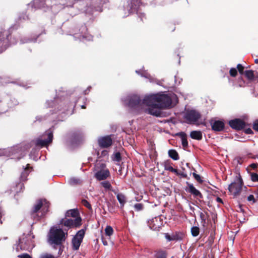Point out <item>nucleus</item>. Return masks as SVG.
Here are the masks:
<instances>
[{"label": "nucleus", "mask_w": 258, "mask_h": 258, "mask_svg": "<svg viewBox=\"0 0 258 258\" xmlns=\"http://www.w3.org/2000/svg\"><path fill=\"white\" fill-rule=\"evenodd\" d=\"M216 200L217 202L221 203H223L222 199L221 198H220L219 197H217L216 199Z\"/></svg>", "instance_id": "nucleus-37"}, {"label": "nucleus", "mask_w": 258, "mask_h": 258, "mask_svg": "<svg viewBox=\"0 0 258 258\" xmlns=\"http://www.w3.org/2000/svg\"><path fill=\"white\" fill-rule=\"evenodd\" d=\"M19 258H32L30 255L27 253H24L18 256Z\"/></svg>", "instance_id": "nucleus-32"}, {"label": "nucleus", "mask_w": 258, "mask_h": 258, "mask_svg": "<svg viewBox=\"0 0 258 258\" xmlns=\"http://www.w3.org/2000/svg\"><path fill=\"white\" fill-rule=\"evenodd\" d=\"M253 129L258 132V120L254 122L253 124Z\"/></svg>", "instance_id": "nucleus-34"}, {"label": "nucleus", "mask_w": 258, "mask_h": 258, "mask_svg": "<svg viewBox=\"0 0 258 258\" xmlns=\"http://www.w3.org/2000/svg\"><path fill=\"white\" fill-rule=\"evenodd\" d=\"M250 175L252 181H258V174L255 173H252Z\"/></svg>", "instance_id": "nucleus-24"}, {"label": "nucleus", "mask_w": 258, "mask_h": 258, "mask_svg": "<svg viewBox=\"0 0 258 258\" xmlns=\"http://www.w3.org/2000/svg\"><path fill=\"white\" fill-rule=\"evenodd\" d=\"M229 124L231 127L237 130H241L245 125V122L240 119H235L230 120Z\"/></svg>", "instance_id": "nucleus-8"}, {"label": "nucleus", "mask_w": 258, "mask_h": 258, "mask_svg": "<svg viewBox=\"0 0 258 258\" xmlns=\"http://www.w3.org/2000/svg\"><path fill=\"white\" fill-rule=\"evenodd\" d=\"M98 143L100 146L106 148L112 144V139L109 136L102 137L99 139Z\"/></svg>", "instance_id": "nucleus-9"}, {"label": "nucleus", "mask_w": 258, "mask_h": 258, "mask_svg": "<svg viewBox=\"0 0 258 258\" xmlns=\"http://www.w3.org/2000/svg\"><path fill=\"white\" fill-rule=\"evenodd\" d=\"M67 236V233H65L61 229L56 227L51 228L48 235V242L50 244L59 245L64 241Z\"/></svg>", "instance_id": "nucleus-2"}, {"label": "nucleus", "mask_w": 258, "mask_h": 258, "mask_svg": "<svg viewBox=\"0 0 258 258\" xmlns=\"http://www.w3.org/2000/svg\"><path fill=\"white\" fill-rule=\"evenodd\" d=\"M191 232L194 236H197L199 235L200 232V229L197 226H195L191 228Z\"/></svg>", "instance_id": "nucleus-22"}, {"label": "nucleus", "mask_w": 258, "mask_h": 258, "mask_svg": "<svg viewBox=\"0 0 258 258\" xmlns=\"http://www.w3.org/2000/svg\"><path fill=\"white\" fill-rule=\"evenodd\" d=\"M256 198L258 199V193L256 195Z\"/></svg>", "instance_id": "nucleus-42"}, {"label": "nucleus", "mask_w": 258, "mask_h": 258, "mask_svg": "<svg viewBox=\"0 0 258 258\" xmlns=\"http://www.w3.org/2000/svg\"><path fill=\"white\" fill-rule=\"evenodd\" d=\"M237 69H238L239 73H240L241 74L243 73L244 68L241 64H238L237 66Z\"/></svg>", "instance_id": "nucleus-31"}, {"label": "nucleus", "mask_w": 258, "mask_h": 258, "mask_svg": "<svg viewBox=\"0 0 258 258\" xmlns=\"http://www.w3.org/2000/svg\"><path fill=\"white\" fill-rule=\"evenodd\" d=\"M168 154L170 158L174 160H177L179 159L177 152L174 150H170L168 151Z\"/></svg>", "instance_id": "nucleus-18"}, {"label": "nucleus", "mask_w": 258, "mask_h": 258, "mask_svg": "<svg viewBox=\"0 0 258 258\" xmlns=\"http://www.w3.org/2000/svg\"><path fill=\"white\" fill-rule=\"evenodd\" d=\"M165 237L167 239H168V240L170 241V240H175V237L174 236H170L169 235L166 234V236H165Z\"/></svg>", "instance_id": "nucleus-33"}, {"label": "nucleus", "mask_w": 258, "mask_h": 258, "mask_svg": "<svg viewBox=\"0 0 258 258\" xmlns=\"http://www.w3.org/2000/svg\"><path fill=\"white\" fill-rule=\"evenodd\" d=\"M242 185V180L240 178H238L229 185L228 189L230 192L234 197H237L241 192Z\"/></svg>", "instance_id": "nucleus-4"}, {"label": "nucleus", "mask_w": 258, "mask_h": 258, "mask_svg": "<svg viewBox=\"0 0 258 258\" xmlns=\"http://www.w3.org/2000/svg\"><path fill=\"white\" fill-rule=\"evenodd\" d=\"M251 132V131L250 130H247L246 132H247V133H250Z\"/></svg>", "instance_id": "nucleus-41"}, {"label": "nucleus", "mask_w": 258, "mask_h": 258, "mask_svg": "<svg viewBox=\"0 0 258 258\" xmlns=\"http://www.w3.org/2000/svg\"><path fill=\"white\" fill-rule=\"evenodd\" d=\"M168 170H169L170 171H172V172H175L176 171V170L175 169H174L172 167H169Z\"/></svg>", "instance_id": "nucleus-38"}, {"label": "nucleus", "mask_w": 258, "mask_h": 258, "mask_svg": "<svg viewBox=\"0 0 258 258\" xmlns=\"http://www.w3.org/2000/svg\"><path fill=\"white\" fill-rule=\"evenodd\" d=\"M250 166L253 168V169H255V168H256L258 166V164L257 163H252L251 164Z\"/></svg>", "instance_id": "nucleus-36"}, {"label": "nucleus", "mask_w": 258, "mask_h": 258, "mask_svg": "<svg viewBox=\"0 0 258 258\" xmlns=\"http://www.w3.org/2000/svg\"><path fill=\"white\" fill-rule=\"evenodd\" d=\"M103 244H104V245H107V241H103Z\"/></svg>", "instance_id": "nucleus-39"}, {"label": "nucleus", "mask_w": 258, "mask_h": 258, "mask_svg": "<svg viewBox=\"0 0 258 258\" xmlns=\"http://www.w3.org/2000/svg\"><path fill=\"white\" fill-rule=\"evenodd\" d=\"M39 258H54V257L49 253H43L40 256Z\"/></svg>", "instance_id": "nucleus-26"}, {"label": "nucleus", "mask_w": 258, "mask_h": 258, "mask_svg": "<svg viewBox=\"0 0 258 258\" xmlns=\"http://www.w3.org/2000/svg\"><path fill=\"white\" fill-rule=\"evenodd\" d=\"M247 200L249 201H252L253 202V203L255 202L254 198V196L253 195L249 196L248 197V198H247Z\"/></svg>", "instance_id": "nucleus-35"}, {"label": "nucleus", "mask_w": 258, "mask_h": 258, "mask_svg": "<svg viewBox=\"0 0 258 258\" xmlns=\"http://www.w3.org/2000/svg\"><path fill=\"white\" fill-rule=\"evenodd\" d=\"M82 108H85V107L84 106H82Z\"/></svg>", "instance_id": "nucleus-43"}, {"label": "nucleus", "mask_w": 258, "mask_h": 258, "mask_svg": "<svg viewBox=\"0 0 258 258\" xmlns=\"http://www.w3.org/2000/svg\"><path fill=\"white\" fill-rule=\"evenodd\" d=\"M189 190L190 192L196 197L202 198V196L201 192L197 190L192 184L189 185Z\"/></svg>", "instance_id": "nucleus-16"}, {"label": "nucleus", "mask_w": 258, "mask_h": 258, "mask_svg": "<svg viewBox=\"0 0 258 258\" xmlns=\"http://www.w3.org/2000/svg\"><path fill=\"white\" fill-rule=\"evenodd\" d=\"M120 159H121L120 154L119 152L116 153L114 155L113 160L117 161H119L120 160Z\"/></svg>", "instance_id": "nucleus-27"}, {"label": "nucleus", "mask_w": 258, "mask_h": 258, "mask_svg": "<svg viewBox=\"0 0 258 258\" xmlns=\"http://www.w3.org/2000/svg\"><path fill=\"white\" fill-rule=\"evenodd\" d=\"M140 104L139 98L138 96H133L128 102V106L131 107H134Z\"/></svg>", "instance_id": "nucleus-14"}, {"label": "nucleus", "mask_w": 258, "mask_h": 258, "mask_svg": "<svg viewBox=\"0 0 258 258\" xmlns=\"http://www.w3.org/2000/svg\"><path fill=\"white\" fill-rule=\"evenodd\" d=\"M190 136L193 139L200 140L202 138V134L201 131H194L190 133Z\"/></svg>", "instance_id": "nucleus-15"}, {"label": "nucleus", "mask_w": 258, "mask_h": 258, "mask_svg": "<svg viewBox=\"0 0 258 258\" xmlns=\"http://www.w3.org/2000/svg\"><path fill=\"white\" fill-rule=\"evenodd\" d=\"M48 208L49 203L45 200H39L34 204L31 214L34 218L39 219L46 213Z\"/></svg>", "instance_id": "nucleus-3"}, {"label": "nucleus", "mask_w": 258, "mask_h": 258, "mask_svg": "<svg viewBox=\"0 0 258 258\" xmlns=\"http://www.w3.org/2000/svg\"><path fill=\"white\" fill-rule=\"evenodd\" d=\"M193 176L198 181H199V182H202L203 180H202L201 176L199 174L194 173Z\"/></svg>", "instance_id": "nucleus-29"}, {"label": "nucleus", "mask_w": 258, "mask_h": 258, "mask_svg": "<svg viewBox=\"0 0 258 258\" xmlns=\"http://www.w3.org/2000/svg\"><path fill=\"white\" fill-rule=\"evenodd\" d=\"M201 117L200 114L195 110H190L186 113L184 118L187 123H195Z\"/></svg>", "instance_id": "nucleus-6"}, {"label": "nucleus", "mask_w": 258, "mask_h": 258, "mask_svg": "<svg viewBox=\"0 0 258 258\" xmlns=\"http://www.w3.org/2000/svg\"><path fill=\"white\" fill-rule=\"evenodd\" d=\"M230 74L232 77H235L237 75V70L234 68L231 69L230 70Z\"/></svg>", "instance_id": "nucleus-28"}, {"label": "nucleus", "mask_w": 258, "mask_h": 258, "mask_svg": "<svg viewBox=\"0 0 258 258\" xmlns=\"http://www.w3.org/2000/svg\"><path fill=\"white\" fill-rule=\"evenodd\" d=\"M1 35H2V33H0V37L1 36Z\"/></svg>", "instance_id": "nucleus-44"}, {"label": "nucleus", "mask_w": 258, "mask_h": 258, "mask_svg": "<svg viewBox=\"0 0 258 258\" xmlns=\"http://www.w3.org/2000/svg\"><path fill=\"white\" fill-rule=\"evenodd\" d=\"M134 207L137 211H140L143 209V205L141 204H136Z\"/></svg>", "instance_id": "nucleus-30"}, {"label": "nucleus", "mask_w": 258, "mask_h": 258, "mask_svg": "<svg viewBox=\"0 0 258 258\" xmlns=\"http://www.w3.org/2000/svg\"><path fill=\"white\" fill-rule=\"evenodd\" d=\"M66 217L68 218H72V219L75 220L76 218H81L79 216V212L76 210H70L67 212Z\"/></svg>", "instance_id": "nucleus-13"}, {"label": "nucleus", "mask_w": 258, "mask_h": 258, "mask_svg": "<svg viewBox=\"0 0 258 258\" xmlns=\"http://www.w3.org/2000/svg\"><path fill=\"white\" fill-rule=\"evenodd\" d=\"M171 103V96L165 93H158L145 97L142 104L146 112L158 116L161 114V109L170 107Z\"/></svg>", "instance_id": "nucleus-1"}, {"label": "nucleus", "mask_w": 258, "mask_h": 258, "mask_svg": "<svg viewBox=\"0 0 258 258\" xmlns=\"http://www.w3.org/2000/svg\"><path fill=\"white\" fill-rule=\"evenodd\" d=\"M102 185L106 189H109L111 187L110 183L108 181H104L101 182Z\"/></svg>", "instance_id": "nucleus-23"}, {"label": "nucleus", "mask_w": 258, "mask_h": 258, "mask_svg": "<svg viewBox=\"0 0 258 258\" xmlns=\"http://www.w3.org/2000/svg\"><path fill=\"white\" fill-rule=\"evenodd\" d=\"M244 74L249 80H252L254 78L253 72L251 70L246 71Z\"/></svg>", "instance_id": "nucleus-20"}, {"label": "nucleus", "mask_w": 258, "mask_h": 258, "mask_svg": "<svg viewBox=\"0 0 258 258\" xmlns=\"http://www.w3.org/2000/svg\"><path fill=\"white\" fill-rule=\"evenodd\" d=\"M82 204L86 207L87 208H88V209H91V205L89 203V202L86 200H83L82 201Z\"/></svg>", "instance_id": "nucleus-25"}, {"label": "nucleus", "mask_w": 258, "mask_h": 258, "mask_svg": "<svg viewBox=\"0 0 258 258\" xmlns=\"http://www.w3.org/2000/svg\"><path fill=\"white\" fill-rule=\"evenodd\" d=\"M254 62H255V63H258V59H255L254 60Z\"/></svg>", "instance_id": "nucleus-40"}, {"label": "nucleus", "mask_w": 258, "mask_h": 258, "mask_svg": "<svg viewBox=\"0 0 258 258\" xmlns=\"http://www.w3.org/2000/svg\"><path fill=\"white\" fill-rule=\"evenodd\" d=\"M113 233V230L110 226H107L105 229V233L107 236H110Z\"/></svg>", "instance_id": "nucleus-21"}, {"label": "nucleus", "mask_w": 258, "mask_h": 258, "mask_svg": "<svg viewBox=\"0 0 258 258\" xmlns=\"http://www.w3.org/2000/svg\"><path fill=\"white\" fill-rule=\"evenodd\" d=\"M60 223L62 225L68 228L79 227L81 225V218H76L75 220L66 217L62 219Z\"/></svg>", "instance_id": "nucleus-5"}, {"label": "nucleus", "mask_w": 258, "mask_h": 258, "mask_svg": "<svg viewBox=\"0 0 258 258\" xmlns=\"http://www.w3.org/2000/svg\"><path fill=\"white\" fill-rule=\"evenodd\" d=\"M85 232L83 230L79 231L72 240L73 248L74 250L79 249L84 237Z\"/></svg>", "instance_id": "nucleus-7"}, {"label": "nucleus", "mask_w": 258, "mask_h": 258, "mask_svg": "<svg viewBox=\"0 0 258 258\" xmlns=\"http://www.w3.org/2000/svg\"><path fill=\"white\" fill-rule=\"evenodd\" d=\"M46 135L47 136V139L42 140L38 139L36 141V144L41 146H45L51 142L53 138L52 133L49 132Z\"/></svg>", "instance_id": "nucleus-10"}, {"label": "nucleus", "mask_w": 258, "mask_h": 258, "mask_svg": "<svg viewBox=\"0 0 258 258\" xmlns=\"http://www.w3.org/2000/svg\"><path fill=\"white\" fill-rule=\"evenodd\" d=\"M211 124L212 130L217 132L222 131L224 126L223 122L220 120H211Z\"/></svg>", "instance_id": "nucleus-11"}, {"label": "nucleus", "mask_w": 258, "mask_h": 258, "mask_svg": "<svg viewBox=\"0 0 258 258\" xmlns=\"http://www.w3.org/2000/svg\"><path fill=\"white\" fill-rule=\"evenodd\" d=\"M109 174L108 170L105 169L97 172L95 174V176L97 179L101 180L107 178L109 176Z\"/></svg>", "instance_id": "nucleus-12"}, {"label": "nucleus", "mask_w": 258, "mask_h": 258, "mask_svg": "<svg viewBox=\"0 0 258 258\" xmlns=\"http://www.w3.org/2000/svg\"><path fill=\"white\" fill-rule=\"evenodd\" d=\"M178 135L181 137L182 145L184 148L187 147L188 142L186 139V134L184 133H180Z\"/></svg>", "instance_id": "nucleus-17"}, {"label": "nucleus", "mask_w": 258, "mask_h": 258, "mask_svg": "<svg viewBox=\"0 0 258 258\" xmlns=\"http://www.w3.org/2000/svg\"><path fill=\"white\" fill-rule=\"evenodd\" d=\"M117 199L119 203L122 206H123L126 202L125 197L124 195L122 194H118L117 195Z\"/></svg>", "instance_id": "nucleus-19"}]
</instances>
